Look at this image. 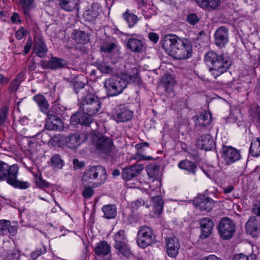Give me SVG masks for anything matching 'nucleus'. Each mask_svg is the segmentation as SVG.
Segmentation results:
<instances>
[{"instance_id":"obj_34","label":"nucleus","mask_w":260,"mask_h":260,"mask_svg":"<svg viewBox=\"0 0 260 260\" xmlns=\"http://www.w3.org/2000/svg\"><path fill=\"white\" fill-rule=\"evenodd\" d=\"M149 143L147 142H142L139 144H137L135 145V148L137 150V152L136 154V159H138L139 160H151L152 159V157L150 156H146L145 155L141 154L144 151V148L148 147Z\"/></svg>"},{"instance_id":"obj_10","label":"nucleus","mask_w":260,"mask_h":260,"mask_svg":"<svg viewBox=\"0 0 260 260\" xmlns=\"http://www.w3.org/2000/svg\"><path fill=\"white\" fill-rule=\"evenodd\" d=\"M195 124V131L200 134V132L206 130V127L212 122V115L210 112L204 111L200 115L193 117Z\"/></svg>"},{"instance_id":"obj_13","label":"nucleus","mask_w":260,"mask_h":260,"mask_svg":"<svg viewBox=\"0 0 260 260\" xmlns=\"http://www.w3.org/2000/svg\"><path fill=\"white\" fill-rule=\"evenodd\" d=\"M194 206L201 211H210L214 206V201L205 196H200L193 201Z\"/></svg>"},{"instance_id":"obj_26","label":"nucleus","mask_w":260,"mask_h":260,"mask_svg":"<svg viewBox=\"0 0 260 260\" xmlns=\"http://www.w3.org/2000/svg\"><path fill=\"white\" fill-rule=\"evenodd\" d=\"M33 51L39 57H44L48 51V48L42 39L36 38L34 39Z\"/></svg>"},{"instance_id":"obj_2","label":"nucleus","mask_w":260,"mask_h":260,"mask_svg":"<svg viewBox=\"0 0 260 260\" xmlns=\"http://www.w3.org/2000/svg\"><path fill=\"white\" fill-rule=\"evenodd\" d=\"M162 48L171 56L177 59H184L191 57L192 46L189 41L175 35L164 36L161 40Z\"/></svg>"},{"instance_id":"obj_38","label":"nucleus","mask_w":260,"mask_h":260,"mask_svg":"<svg viewBox=\"0 0 260 260\" xmlns=\"http://www.w3.org/2000/svg\"><path fill=\"white\" fill-rule=\"evenodd\" d=\"M151 199L153 203L154 213L158 215L161 214L164 208V201L162 197L160 196H157L152 197Z\"/></svg>"},{"instance_id":"obj_24","label":"nucleus","mask_w":260,"mask_h":260,"mask_svg":"<svg viewBox=\"0 0 260 260\" xmlns=\"http://www.w3.org/2000/svg\"><path fill=\"white\" fill-rule=\"evenodd\" d=\"M18 230L17 225L11 222L10 220L2 219L0 220V233L3 235L9 233L11 235H15Z\"/></svg>"},{"instance_id":"obj_41","label":"nucleus","mask_w":260,"mask_h":260,"mask_svg":"<svg viewBox=\"0 0 260 260\" xmlns=\"http://www.w3.org/2000/svg\"><path fill=\"white\" fill-rule=\"evenodd\" d=\"M52 168L60 169L64 165L63 160L61 158L60 155L56 154L52 156L50 159Z\"/></svg>"},{"instance_id":"obj_11","label":"nucleus","mask_w":260,"mask_h":260,"mask_svg":"<svg viewBox=\"0 0 260 260\" xmlns=\"http://www.w3.org/2000/svg\"><path fill=\"white\" fill-rule=\"evenodd\" d=\"M133 117V112L124 105H119L114 109L113 118L117 122L130 120Z\"/></svg>"},{"instance_id":"obj_62","label":"nucleus","mask_w":260,"mask_h":260,"mask_svg":"<svg viewBox=\"0 0 260 260\" xmlns=\"http://www.w3.org/2000/svg\"><path fill=\"white\" fill-rule=\"evenodd\" d=\"M24 74L22 72L19 73L14 79V81H16L19 84L24 80Z\"/></svg>"},{"instance_id":"obj_20","label":"nucleus","mask_w":260,"mask_h":260,"mask_svg":"<svg viewBox=\"0 0 260 260\" xmlns=\"http://www.w3.org/2000/svg\"><path fill=\"white\" fill-rule=\"evenodd\" d=\"M180 243L175 236L169 237L166 240V248L168 255L171 257H175L178 253Z\"/></svg>"},{"instance_id":"obj_28","label":"nucleus","mask_w":260,"mask_h":260,"mask_svg":"<svg viewBox=\"0 0 260 260\" xmlns=\"http://www.w3.org/2000/svg\"><path fill=\"white\" fill-rule=\"evenodd\" d=\"M60 7L69 12L73 11L75 10H78L79 0H57Z\"/></svg>"},{"instance_id":"obj_31","label":"nucleus","mask_w":260,"mask_h":260,"mask_svg":"<svg viewBox=\"0 0 260 260\" xmlns=\"http://www.w3.org/2000/svg\"><path fill=\"white\" fill-rule=\"evenodd\" d=\"M34 100L37 104L40 110L44 113H48L49 105L46 98L41 94L36 95L33 98Z\"/></svg>"},{"instance_id":"obj_44","label":"nucleus","mask_w":260,"mask_h":260,"mask_svg":"<svg viewBox=\"0 0 260 260\" xmlns=\"http://www.w3.org/2000/svg\"><path fill=\"white\" fill-rule=\"evenodd\" d=\"M133 70L135 71L133 75L125 74L122 75V78L125 80L128 83L133 82H136L139 81V76L137 70L136 69H133Z\"/></svg>"},{"instance_id":"obj_53","label":"nucleus","mask_w":260,"mask_h":260,"mask_svg":"<svg viewBox=\"0 0 260 260\" xmlns=\"http://www.w3.org/2000/svg\"><path fill=\"white\" fill-rule=\"evenodd\" d=\"M115 47V43H111L108 45H103L101 46L100 50L105 53H110Z\"/></svg>"},{"instance_id":"obj_51","label":"nucleus","mask_w":260,"mask_h":260,"mask_svg":"<svg viewBox=\"0 0 260 260\" xmlns=\"http://www.w3.org/2000/svg\"><path fill=\"white\" fill-rule=\"evenodd\" d=\"M93 190L90 186H86L82 191L83 196L86 199L91 198L93 195Z\"/></svg>"},{"instance_id":"obj_58","label":"nucleus","mask_w":260,"mask_h":260,"mask_svg":"<svg viewBox=\"0 0 260 260\" xmlns=\"http://www.w3.org/2000/svg\"><path fill=\"white\" fill-rule=\"evenodd\" d=\"M11 20L13 23H20L21 22L19 14L16 12L13 13L12 16L11 17Z\"/></svg>"},{"instance_id":"obj_57","label":"nucleus","mask_w":260,"mask_h":260,"mask_svg":"<svg viewBox=\"0 0 260 260\" xmlns=\"http://www.w3.org/2000/svg\"><path fill=\"white\" fill-rule=\"evenodd\" d=\"M149 39L154 43H156L159 40V36L154 32H150L148 35Z\"/></svg>"},{"instance_id":"obj_40","label":"nucleus","mask_w":260,"mask_h":260,"mask_svg":"<svg viewBox=\"0 0 260 260\" xmlns=\"http://www.w3.org/2000/svg\"><path fill=\"white\" fill-rule=\"evenodd\" d=\"M114 248L117 250L118 254H121L125 257H130L133 255L127 243L117 246Z\"/></svg>"},{"instance_id":"obj_32","label":"nucleus","mask_w":260,"mask_h":260,"mask_svg":"<svg viewBox=\"0 0 260 260\" xmlns=\"http://www.w3.org/2000/svg\"><path fill=\"white\" fill-rule=\"evenodd\" d=\"M111 246L105 241H101L95 246L94 251L98 255H106L110 252Z\"/></svg>"},{"instance_id":"obj_6","label":"nucleus","mask_w":260,"mask_h":260,"mask_svg":"<svg viewBox=\"0 0 260 260\" xmlns=\"http://www.w3.org/2000/svg\"><path fill=\"white\" fill-rule=\"evenodd\" d=\"M127 82L117 76H113L104 82V87L110 96H116L120 94L126 87Z\"/></svg>"},{"instance_id":"obj_64","label":"nucleus","mask_w":260,"mask_h":260,"mask_svg":"<svg viewBox=\"0 0 260 260\" xmlns=\"http://www.w3.org/2000/svg\"><path fill=\"white\" fill-rule=\"evenodd\" d=\"M37 68V64L34 59L31 60L28 66V70L29 72H32L35 71Z\"/></svg>"},{"instance_id":"obj_52","label":"nucleus","mask_w":260,"mask_h":260,"mask_svg":"<svg viewBox=\"0 0 260 260\" xmlns=\"http://www.w3.org/2000/svg\"><path fill=\"white\" fill-rule=\"evenodd\" d=\"M187 20L189 24L195 25L199 21V18L196 14L191 13L188 15Z\"/></svg>"},{"instance_id":"obj_60","label":"nucleus","mask_w":260,"mask_h":260,"mask_svg":"<svg viewBox=\"0 0 260 260\" xmlns=\"http://www.w3.org/2000/svg\"><path fill=\"white\" fill-rule=\"evenodd\" d=\"M144 204L145 203L143 200L142 199H138L132 203V206L133 208L137 209L138 208L144 205Z\"/></svg>"},{"instance_id":"obj_46","label":"nucleus","mask_w":260,"mask_h":260,"mask_svg":"<svg viewBox=\"0 0 260 260\" xmlns=\"http://www.w3.org/2000/svg\"><path fill=\"white\" fill-rule=\"evenodd\" d=\"M47 252L46 247L42 245L36 248L30 253V257L33 260L37 259L39 256L45 254Z\"/></svg>"},{"instance_id":"obj_35","label":"nucleus","mask_w":260,"mask_h":260,"mask_svg":"<svg viewBox=\"0 0 260 260\" xmlns=\"http://www.w3.org/2000/svg\"><path fill=\"white\" fill-rule=\"evenodd\" d=\"M19 2L25 15H28L29 12L35 8V0H19Z\"/></svg>"},{"instance_id":"obj_27","label":"nucleus","mask_w":260,"mask_h":260,"mask_svg":"<svg viewBox=\"0 0 260 260\" xmlns=\"http://www.w3.org/2000/svg\"><path fill=\"white\" fill-rule=\"evenodd\" d=\"M178 167L181 170H184L188 173L196 176L198 171L197 165L193 161L188 159L182 160L179 162Z\"/></svg>"},{"instance_id":"obj_21","label":"nucleus","mask_w":260,"mask_h":260,"mask_svg":"<svg viewBox=\"0 0 260 260\" xmlns=\"http://www.w3.org/2000/svg\"><path fill=\"white\" fill-rule=\"evenodd\" d=\"M199 148L206 151L211 150L215 147V143L212 137L210 134L203 135L197 141Z\"/></svg>"},{"instance_id":"obj_18","label":"nucleus","mask_w":260,"mask_h":260,"mask_svg":"<svg viewBox=\"0 0 260 260\" xmlns=\"http://www.w3.org/2000/svg\"><path fill=\"white\" fill-rule=\"evenodd\" d=\"M126 35L130 37L126 40V48L134 53L142 52L144 46L142 41L135 38V34H126Z\"/></svg>"},{"instance_id":"obj_12","label":"nucleus","mask_w":260,"mask_h":260,"mask_svg":"<svg viewBox=\"0 0 260 260\" xmlns=\"http://www.w3.org/2000/svg\"><path fill=\"white\" fill-rule=\"evenodd\" d=\"M40 65L43 69L57 70L66 67L67 62L61 58L53 56L48 61L42 60Z\"/></svg>"},{"instance_id":"obj_15","label":"nucleus","mask_w":260,"mask_h":260,"mask_svg":"<svg viewBox=\"0 0 260 260\" xmlns=\"http://www.w3.org/2000/svg\"><path fill=\"white\" fill-rule=\"evenodd\" d=\"M144 169L141 164H136L122 169L121 175L125 180H129L136 177Z\"/></svg>"},{"instance_id":"obj_17","label":"nucleus","mask_w":260,"mask_h":260,"mask_svg":"<svg viewBox=\"0 0 260 260\" xmlns=\"http://www.w3.org/2000/svg\"><path fill=\"white\" fill-rule=\"evenodd\" d=\"M245 229L252 237L257 236L260 233V219L255 216H250L246 223Z\"/></svg>"},{"instance_id":"obj_61","label":"nucleus","mask_w":260,"mask_h":260,"mask_svg":"<svg viewBox=\"0 0 260 260\" xmlns=\"http://www.w3.org/2000/svg\"><path fill=\"white\" fill-rule=\"evenodd\" d=\"M252 212L257 216H260V200L258 204L254 205L253 209Z\"/></svg>"},{"instance_id":"obj_9","label":"nucleus","mask_w":260,"mask_h":260,"mask_svg":"<svg viewBox=\"0 0 260 260\" xmlns=\"http://www.w3.org/2000/svg\"><path fill=\"white\" fill-rule=\"evenodd\" d=\"M235 229L234 221L227 217L222 218L218 225V232L224 239H229L233 237Z\"/></svg>"},{"instance_id":"obj_59","label":"nucleus","mask_w":260,"mask_h":260,"mask_svg":"<svg viewBox=\"0 0 260 260\" xmlns=\"http://www.w3.org/2000/svg\"><path fill=\"white\" fill-rule=\"evenodd\" d=\"M73 165L75 168L81 169L84 166L85 163L83 161H80L77 158H75L73 160Z\"/></svg>"},{"instance_id":"obj_29","label":"nucleus","mask_w":260,"mask_h":260,"mask_svg":"<svg viewBox=\"0 0 260 260\" xmlns=\"http://www.w3.org/2000/svg\"><path fill=\"white\" fill-rule=\"evenodd\" d=\"M195 2L199 7L211 11L218 7L221 0H195Z\"/></svg>"},{"instance_id":"obj_4","label":"nucleus","mask_w":260,"mask_h":260,"mask_svg":"<svg viewBox=\"0 0 260 260\" xmlns=\"http://www.w3.org/2000/svg\"><path fill=\"white\" fill-rule=\"evenodd\" d=\"M18 167L17 165L9 166L0 160V180L6 181L10 185L15 188L26 189L29 186L27 182L17 180Z\"/></svg>"},{"instance_id":"obj_22","label":"nucleus","mask_w":260,"mask_h":260,"mask_svg":"<svg viewBox=\"0 0 260 260\" xmlns=\"http://www.w3.org/2000/svg\"><path fill=\"white\" fill-rule=\"evenodd\" d=\"M100 5L97 3L88 6L83 12V17L86 21L90 22L94 20L99 15Z\"/></svg>"},{"instance_id":"obj_39","label":"nucleus","mask_w":260,"mask_h":260,"mask_svg":"<svg viewBox=\"0 0 260 260\" xmlns=\"http://www.w3.org/2000/svg\"><path fill=\"white\" fill-rule=\"evenodd\" d=\"M249 152L252 156L258 157L260 156V137L252 141Z\"/></svg>"},{"instance_id":"obj_30","label":"nucleus","mask_w":260,"mask_h":260,"mask_svg":"<svg viewBox=\"0 0 260 260\" xmlns=\"http://www.w3.org/2000/svg\"><path fill=\"white\" fill-rule=\"evenodd\" d=\"M122 17L129 28L133 27L139 21L138 16L132 13L129 9L126 10L122 14Z\"/></svg>"},{"instance_id":"obj_7","label":"nucleus","mask_w":260,"mask_h":260,"mask_svg":"<svg viewBox=\"0 0 260 260\" xmlns=\"http://www.w3.org/2000/svg\"><path fill=\"white\" fill-rule=\"evenodd\" d=\"M155 241V235L150 227L145 225L140 227L137 236V243L140 247L145 249Z\"/></svg>"},{"instance_id":"obj_23","label":"nucleus","mask_w":260,"mask_h":260,"mask_svg":"<svg viewBox=\"0 0 260 260\" xmlns=\"http://www.w3.org/2000/svg\"><path fill=\"white\" fill-rule=\"evenodd\" d=\"M202 230L201 237L204 238L208 237L212 233L214 227V222L209 217H205L200 220Z\"/></svg>"},{"instance_id":"obj_55","label":"nucleus","mask_w":260,"mask_h":260,"mask_svg":"<svg viewBox=\"0 0 260 260\" xmlns=\"http://www.w3.org/2000/svg\"><path fill=\"white\" fill-rule=\"evenodd\" d=\"M19 253L15 251H10L7 253L5 260H19Z\"/></svg>"},{"instance_id":"obj_14","label":"nucleus","mask_w":260,"mask_h":260,"mask_svg":"<svg viewBox=\"0 0 260 260\" xmlns=\"http://www.w3.org/2000/svg\"><path fill=\"white\" fill-rule=\"evenodd\" d=\"M222 157L228 164H232L240 159V151L234 147L224 146L223 147Z\"/></svg>"},{"instance_id":"obj_54","label":"nucleus","mask_w":260,"mask_h":260,"mask_svg":"<svg viewBox=\"0 0 260 260\" xmlns=\"http://www.w3.org/2000/svg\"><path fill=\"white\" fill-rule=\"evenodd\" d=\"M27 34V30L23 27H21L16 31L15 37L17 40L22 39Z\"/></svg>"},{"instance_id":"obj_16","label":"nucleus","mask_w":260,"mask_h":260,"mask_svg":"<svg viewBox=\"0 0 260 260\" xmlns=\"http://www.w3.org/2000/svg\"><path fill=\"white\" fill-rule=\"evenodd\" d=\"M45 114L47 115L45 125V127L47 129L57 131L61 128L62 122L60 118L53 114L50 113L49 111L48 113Z\"/></svg>"},{"instance_id":"obj_49","label":"nucleus","mask_w":260,"mask_h":260,"mask_svg":"<svg viewBox=\"0 0 260 260\" xmlns=\"http://www.w3.org/2000/svg\"><path fill=\"white\" fill-rule=\"evenodd\" d=\"M9 108L7 106H4L0 109V127L2 126L6 119Z\"/></svg>"},{"instance_id":"obj_3","label":"nucleus","mask_w":260,"mask_h":260,"mask_svg":"<svg viewBox=\"0 0 260 260\" xmlns=\"http://www.w3.org/2000/svg\"><path fill=\"white\" fill-rule=\"evenodd\" d=\"M204 61L215 78L226 72L232 64V60L227 55L218 54L212 50L205 54Z\"/></svg>"},{"instance_id":"obj_1","label":"nucleus","mask_w":260,"mask_h":260,"mask_svg":"<svg viewBox=\"0 0 260 260\" xmlns=\"http://www.w3.org/2000/svg\"><path fill=\"white\" fill-rule=\"evenodd\" d=\"M70 84L78 96L79 107V112L71 117V122L74 125L80 124L88 126L93 121L92 116L102 108L101 99L88 84L76 80L71 81Z\"/></svg>"},{"instance_id":"obj_8","label":"nucleus","mask_w":260,"mask_h":260,"mask_svg":"<svg viewBox=\"0 0 260 260\" xmlns=\"http://www.w3.org/2000/svg\"><path fill=\"white\" fill-rule=\"evenodd\" d=\"M92 145L101 153L109 155L113 146L112 139L102 135H92L91 137Z\"/></svg>"},{"instance_id":"obj_48","label":"nucleus","mask_w":260,"mask_h":260,"mask_svg":"<svg viewBox=\"0 0 260 260\" xmlns=\"http://www.w3.org/2000/svg\"><path fill=\"white\" fill-rule=\"evenodd\" d=\"M66 107L60 104H55L51 107L53 113L56 115H62L66 111Z\"/></svg>"},{"instance_id":"obj_36","label":"nucleus","mask_w":260,"mask_h":260,"mask_svg":"<svg viewBox=\"0 0 260 260\" xmlns=\"http://www.w3.org/2000/svg\"><path fill=\"white\" fill-rule=\"evenodd\" d=\"M102 210L107 219L114 218L117 215V208L114 205H105Z\"/></svg>"},{"instance_id":"obj_43","label":"nucleus","mask_w":260,"mask_h":260,"mask_svg":"<svg viewBox=\"0 0 260 260\" xmlns=\"http://www.w3.org/2000/svg\"><path fill=\"white\" fill-rule=\"evenodd\" d=\"M160 171L159 166L156 164L149 165L147 168L148 176L152 178H157L159 176Z\"/></svg>"},{"instance_id":"obj_63","label":"nucleus","mask_w":260,"mask_h":260,"mask_svg":"<svg viewBox=\"0 0 260 260\" xmlns=\"http://www.w3.org/2000/svg\"><path fill=\"white\" fill-rule=\"evenodd\" d=\"M201 260H221V259L215 255L211 254L207 256H204Z\"/></svg>"},{"instance_id":"obj_37","label":"nucleus","mask_w":260,"mask_h":260,"mask_svg":"<svg viewBox=\"0 0 260 260\" xmlns=\"http://www.w3.org/2000/svg\"><path fill=\"white\" fill-rule=\"evenodd\" d=\"M113 239L115 242L114 247L127 243L125 232L123 230H120L114 234Z\"/></svg>"},{"instance_id":"obj_25","label":"nucleus","mask_w":260,"mask_h":260,"mask_svg":"<svg viewBox=\"0 0 260 260\" xmlns=\"http://www.w3.org/2000/svg\"><path fill=\"white\" fill-rule=\"evenodd\" d=\"M176 81L174 78L170 75H168L163 78L162 80V84L165 88V93L168 96L174 97L175 92L174 87L175 85Z\"/></svg>"},{"instance_id":"obj_45","label":"nucleus","mask_w":260,"mask_h":260,"mask_svg":"<svg viewBox=\"0 0 260 260\" xmlns=\"http://www.w3.org/2000/svg\"><path fill=\"white\" fill-rule=\"evenodd\" d=\"M98 70L104 74H111L113 72V67L108 63L102 62L98 64Z\"/></svg>"},{"instance_id":"obj_50","label":"nucleus","mask_w":260,"mask_h":260,"mask_svg":"<svg viewBox=\"0 0 260 260\" xmlns=\"http://www.w3.org/2000/svg\"><path fill=\"white\" fill-rule=\"evenodd\" d=\"M256 255L251 254L248 256H246L242 253L236 254L233 260H256Z\"/></svg>"},{"instance_id":"obj_5","label":"nucleus","mask_w":260,"mask_h":260,"mask_svg":"<svg viewBox=\"0 0 260 260\" xmlns=\"http://www.w3.org/2000/svg\"><path fill=\"white\" fill-rule=\"evenodd\" d=\"M107 178V173L105 168L101 165L94 166L86 169L82 178L83 182L91 183L97 180L92 184L93 187H98L104 184Z\"/></svg>"},{"instance_id":"obj_56","label":"nucleus","mask_w":260,"mask_h":260,"mask_svg":"<svg viewBox=\"0 0 260 260\" xmlns=\"http://www.w3.org/2000/svg\"><path fill=\"white\" fill-rule=\"evenodd\" d=\"M20 85V84H19L16 81H14V80H12L10 83V85L8 88V91L10 93L15 92L18 90Z\"/></svg>"},{"instance_id":"obj_19","label":"nucleus","mask_w":260,"mask_h":260,"mask_svg":"<svg viewBox=\"0 0 260 260\" xmlns=\"http://www.w3.org/2000/svg\"><path fill=\"white\" fill-rule=\"evenodd\" d=\"M229 29L225 26H220L215 31V44L219 47H223L229 42Z\"/></svg>"},{"instance_id":"obj_47","label":"nucleus","mask_w":260,"mask_h":260,"mask_svg":"<svg viewBox=\"0 0 260 260\" xmlns=\"http://www.w3.org/2000/svg\"><path fill=\"white\" fill-rule=\"evenodd\" d=\"M75 40L79 44H84L88 42L87 34L84 31H79L75 36Z\"/></svg>"},{"instance_id":"obj_42","label":"nucleus","mask_w":260,"mask_h":260,"mask_svg":"<svg viewBox=\"0 0 260 260\" xmlns=\"http://www.w3.org/2000/svg\"><path fill=\"white\" fill-rule=\"evenodd\" d=\"M34 182L38 187L39 188H47L48 187L50 183L46 180L43 179L41 173L38 174H34Z\"/></svg>"},{"instance_id":"obj_33","label":"nucleus","mask_w":260,"mask_h":260,"mask_svg":"<svg viewBox=\"0 0 260 260\" xmlns=\"http://www.w3.org/2000/svg\"><path fill=\"white\" fill-rule=\"evenodd\" d=\"M65 142L67 146L71 149H76L80 144V138L79 134H71L68 137H64Z\"/></svg>"}]
</instances>
